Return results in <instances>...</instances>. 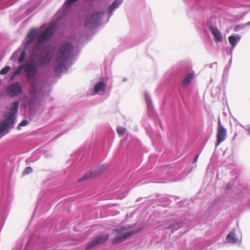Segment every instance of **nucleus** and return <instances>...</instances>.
I'll use <instances>...</instances> for the list:
<instances>
[{"instance_id":"1","label":"nucleus","mask_w":250,"mask_h":250,"mask_svg":"<svg viewBox=\"0 0 250 250\" xmlns=\"http://www.w3.org/2000/svg\"><path fill=\"white\" fill-rule=\"evenodd\" d=\"M44 51H45L44 55H42V53L38 57L40 61L38 64H37L34 60H32L29 62L23 64L24 71L26 73L28 80L32 79L37 74L38 65L42 66L44 64H48L51 61L54 56L53 50H48L46 48Z\"/></svg>"},{"instance_id":"2","label":"nucleus","mask_w":250,"mask_h":250,"mask_svg":"<svg viewBox=\"0 0 250 250\" xmlns=\"http://www.w3.org/2000/svg\"><path fill=\"white\" fill-rule=\"evenodd\" d=\"M73 50V46L69 42H65L61 46L56 59L57 62L60 64L55 69L57 75H60L63 70H66L65 64L69 59Z\"/></svg>"},{"instance_id":"3","label":"nucleus","mask_w":250,"mask_h":250,"mask_svg":"<svg viewBox=\"0 0 250 250\" xmlns=\"http://www.w3.org/2000/svg\"><path fill=\"white\" fill-rule=\"evenodd\" d=\"M19 102H14L9 109L6 117L7 118L0 123V138L3 135L2 133L8 127L12 126L14 124L15 115L17 113Z\"/></svg>"},{"instance_id":"4","label":"nucleus","mask_w":250,"mask_h":250,"mask_svg":"<svg viewBox=\"0 0 250 250\" xmlns=\"http://www.w3.org/2000/svg\"><path fill=\"white\" fill-rule=\"evenodd\" d=\"M136 232V231H133L129 227L123 226L115 229L112 232L113 234L115 235L112 240V243L114 244L121 243Z\"/></svg>"},{"instance_id":"5","label":"nucleus","mask_w":250,"mask_h":250,"mask_svg":"<svg viewBox=\"0 0 250 250\" xmlns=\"http://www.w3.org/2000/svg\"><path fill=\"white\" fill-rule=\"evenodd\" d=\"M109 237V235L108 233L97 235L86 245L85 250H89L98 245L104 243L108 239Z\"/></svg>"},{"instance_id":"6","label":"nucleus","mask_w":250,"mask_h":250,"mask_svg":"<svg viewBox=\"0 0 250 250\" xmlns=\"http://www.w3.org/2000/svg\"><path fill=\"white\" fill-rule=\"evenodd\" d=\"M104 13L96 12L93 14L89 15L85 22V26L92 28L97 25L101 18L103 17Z\"/></svg>"},{"instance_id":"7","label":"nucleus","mask_w":250,"mask_h":250,"mask_svg":"<svg viewBox=\"0 0 250 250\" xmlns=\"http://www.w3.org/2000/svg\"><path fill=\"white\" fill-rule=\"evenodd\" d=\"M5 92L10 97H16L22 92V88L19 82H16L8 86L5 90Z\"/></svg>"},{"instance_id":"8","label":"nucleus","mask_w":250,"mask_h":250,"mask_svg":"<svg viewBox=\"0 0 250 250\" xmlns=\"http://www.w3.org/2000/svg\"><path fill=\"white\" fill-rule=\"evenodd\" d=\"M55 26L51 25L48 27L38 37L37 48L39 49L41 43L48 41L54 32Z\"/></svg>"},{"instance_id":"9","label":"nucleus","mask_w":250,"mask_h":250,"mask_svg":"<svg viewBox=\"0 0 250 250\" xmlns=\"http://www.w3.org/2000/svg\"><path fill=\"white\" fill-rule=\"evenodd\" d=\"M226 137L227 130L222 125L220 120L219 119L218 122L217 132L216 134V146L219 145L222 142L224 141Z\"/></svg>"},{"instance_id":"10","label":"nucleus","mask_w":250,"mask_h":250,"mask_svg":"<svg viewBox=\"0 0 250 250\" xmlns=\"http://www.w3.org/2000/svg\"><path fill=\"white\" fill-rule=\"evenodd\" d=\"M37 30L35 29H31L27 35L28 40L26 41L25 47L27 48L33 41L35 39L36 34H37Z\"/></svg>"},{"instance_id":"11","label":"nucleus","mask_w":250,"mask_h":250,"mask_svg":"<svg viewBox=\"0 0 250 250\" xmlns=\"http://www.w3.org/2000/svg\"><path fill=\"white\" fill-rule=\"evenodd\" d=\"M210 30L215 38V41L217 42H221L222 37L219 30L211 26L210 27Z\"/></svg>"},{"instance_id":"12","label":"nucleus","mask_w":250,"mask_h":250,"mask_svg":"<svg viewBox=\"0 0 250 250\" xmlns=\"http://www.w3.org/2000/svg\"><path fill=\"white\" fill-rule=\"evenodd\" d=\"M241 38V36L239 35L230 36L228 38L229 42L231 44L232 49L235 47L237 43L240 40Z\"/></svg>"},{"instance_id":"13","label":"nucleus","mask_w":250,"mask_h":250,"mask_svg":"<svg viewBox=\"0 0 250 250\" xmlns=\"http://www.w3.org/2000/svg\"><path fill=\"white\" fill-rule=\"evenodd\" d=\"M193 78V74L191 73H188L182 82V84L184 86H187L188 85Z\"/></svg>"},{"instance_id":"14","label":"nucleus","mask_w":250,"mask_h":250,"mask_svg":"<svg viewBox=\"0 0 250 250\" xmlns=\"http://www.w3.org/2000/svg\"><path fill=\"white\" fill-rule=\"evenodd\" d=\"M122 0H116L108 7V12L109 15H111L113 11L119 6L120 4L122 2Z\"/></svg>"},{"instance_id":"15","label":"nucleus","mask_w":250,"mask_h":250,"mask_svg":"<svg viewBox=\"0 0 250 250\" xmlns=\"http://www.w3.org/2000/svg\"><path fill=\"white\" fill-rule=\"evenodd\" d=\"M105 87V83L103 82H101L95 84L94 87V91L96 93H98L100 91H104Z\"/></svg>"},{"instance_id":"16","label":"nucleus","mask_w":250,"mask_h":250,"mask_svg":"<svg viewBox=\"0 0 250 250\" xmlns=\"http://www.w3.org/2000/svg\"><path fill=\"white\" fill-rule=\"evenodd\" d=\"M227 238L229 242L231 243H235L238 241V240L235 237V232L233 231H231L228 234Z\"/></svg>"},{"instance_id":"17","label":"nucleus","mask_w":250,"mask_h":250,"mask_svg":"<svg viewBox=\"0 0 250 250\" xmlns=\"http://www.w3.org/2000/svg\"><path fill=\"white\" fill-rule=\"evenodd\" d=\"M37 93V88L36 82H30V94L35 95Z\"/></svg>"},{"instance_id":"18","label":"nucleus","mask_w":250,"mask_h":250,"mask_svg":"<svg viewBox=\"0 0 250 250\" xmlns=\"http://www.w3.org/2000/svg\"><path fill=\"white\" fill-rule=\"evenodd\" d=\"M92 176H93L94 177L97 176L96 174H95V172L92 173L91 171H90V172L86 173L83 177H82L81 178H80L78 180V181L79 182H81L82 181H85V180L88 179V178H89Z\"/></svg>"},{"instance_id":"19","label":"nucleus","mask_w":250,"mask_h":250,"mask_svg":"<svg viewBox=\"0 0 250 250\" xmlns=\"http://www.w3.org/2000/svg\"><path fill=\"white\" fill-rule=\"evenodd\" d=\"M26 48L25 47V49L23 50H22V51L21 52V56L18 60L19 63H21V62H23L25 60V58L26 57V51H25Z\"/></svg>"},{"instance_id":"20","label":"nucleus","mask_w":250,"mask_h":250,"mask_svg":"<svg viewBox=\"0 0 250 250\" xmlns=\"http://www.w3.org/2000/svg\"><path fill=\"white\" fill-rule=\"evenodd\" d=\"M10 68H11L9 66H6L3 67L0 71V75H5V74H7L10 71Z\"/></svg>"},{"instance_id":"21","label":"nucleus","mask_w":250,"mask_h":250,"mask_svg":"<svg viewBox=\"0 0 250 250\" xmlns=\"http://www.w3.org/2000/svg\"><path fill=\"white\" fill-rule=\"evenodd\" d=\"M117 132L119 136H123L125 134L126 129L124 127H118L117 128Z\"/></svg>"},{"instance_id":"22","label":"nucleus","mask_w":250,"mask_h":250,"mask_svg":"<svg viewBox=\"0 0 250 250\" xmlns=\"http://www.w3.org/2000/svg\"><path fill=\"white\" fill-rule=\"evenodd\" d=\"M23 67H24L23 64L19 66L17 68V69L15 71V72H14L13 77H14L15 76L19 75L21 72Z\"/></svg>"},{"instance_id":"23","label":"nucleus","mask_w":250,"mask_h":250,"mask_svg":"<svg viewBox=\"0 0 250 250\" xmlns=\"http://www.w3.org/2000/svg\"><path fill=\"white\" fill-rule=\"evenodd\" d=\"M28 124V121L26 120H23L18 126L17 128L19 130L21 129V126H24Z\"/></svg>"},{"instance_id":"24","label":"nucleus","mask_w":250,"mask_h":250,"mask_svg":"<svg viewBox=\"0 0 250 250\" xmlns=\"http://www.w3.org/2000/svg\"><path fill=\"white\" fill-rule=\"evenodd\" d=\"M32 168L31 167H27L24 169V170L23 172V174L26 175V174L30 173L31 172H32Z\"/></svg>"},{"instance_id":"25","label":"nucleus","mask_w":250,"mask_h":250,"mask_svg":"<svg viewBox=\"0 0 250 250\" xmlns=\"http://www.w3.org/2000/svg\"><path fill=\"white\" fill-rule=\"evenodd\" d=\"M78 0H66V4L67 6H70L72 3L77 1Z\"/></svg>"},{"instance_id":"26","label":"nucleus","mask_w":250,"mask_h":250,"mask_svg":"<svg viewBox=\"0 0 250 250\" xmlns=\"http://www.w3.org/2000/svg\"><path fill=\"white\" fill-rule=\"evenodd\" d=\"M198 157H199V154L195 156V158H194V160H193V163H195V162L197 161V159H198Z\"/></svg>"},{"instance_id":"27","label":"nucleus","mask_w":250,"mask_h":250,"mask_svg":"<svg viewBox=\"0 0 250 250\" xmlns=\"http://www.w3.org/2000/svg\"><path fill=\"white\" fill-rule=\"evenodd\" d=\"M246 130L249 132V134L250 135V126L247 127Z\"/></svg>"},{"instance_id":"28","label":"nucleus","mask_w":250,"mask_h":250,"mask_svg":"<svg viewBox=\"0 0 250 250\" xmlns=\"http://www.w3.org/2000/svg\"><path fill=\"white\" fill-rule=\"evenodd\" d=\"M104 167L103 168H101V172L104 171Z\"/></svg>"},{"instance_id":"29","label":"nucleus","mask_w":250,"mask_h":250,"mask_svg":"<svg viewBox=\"0 0 250 250\" xmlns=\"http://www.w3.org/2000/svg\"><path fill=\"white\" fill-rule=\"evenodd\" d=\"M234 30H235V31H237V27L235 28Z\"/></svg>"}]
</instances>
